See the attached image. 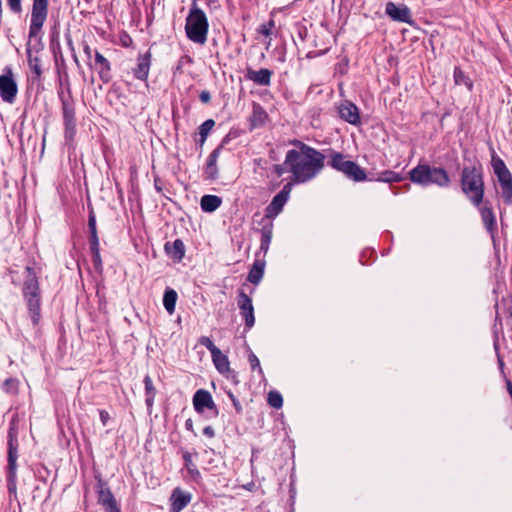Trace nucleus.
I'll list each match as a JSON object with an SVG mask.
<instances>
[{
  "label": "nucleus",
  "mask_w": 512,
  "mask_h": 512,
  "mask_svg": "<svg viewBox=\"0 0 512 512\" xmlns=\"http://www.w3.org/2000/svg\"><path fill=\"white\" fill-rule=\"evenodd\" d=\"M208 6L212 9V8H219L220 6L218 5L217 1L215 0H210L208 2Z\"/></svg>",
  "instance_id": "52"
},
{
  "label": "nucleus",
  "mask_w": 512,
  "mask_h": 512,
  "mask_svg": "<svg viewBox=\"0 0 512 512\" xmlns=\"http://www.w3.org/2000/svg\"><path fill=\"white\" fill-rule=\"evenodd\" d=\"M61 104L62 115L65 127V138L72 140L76 133L75 103L72 97L70 84H67L66 93L64 90L58 92Z\"/></svg>",
  "instance_id": "9"
},
{
  "label": "nucleus",
  "mask_w": 512,
  "mask_h": 512,
  "mask_svg": "<svg viewBox=\"0 0 512 512\" xmlns=\"http://www.w3.org/2000/svg\"><path fill=\"white\" fill-rule=\"evenodd\" d=\"M248 362H249L252 370H256L257 369L260 374H263L262 368L260 366L259 359H258V357L253 352H251L249 354Z\"/></svg>",
  "instance_id": "41"
},
{
  "label": "nucleus",
  "mask_w": 512,
  "mask_h": 512,
  "mask_svg": "<svg viewBox=\"0 0 512 512\" xmlns=\"http://www.w3.org/2000/svg\"><path fill=\"white\" fill-rule=\"evenodd\" d=\"M325 52H326V50H324V51H323V52H321V53H318V55L324 54ZM315 56H317V54H316V53H313V52H309V53L307 54V58H313V57H315Z\"/></svg>",
  "instance_id": "53"
},
{
  "label": "nucleus",
  "mask_w": 512,
  "mask_h": 512,
  "mask_svg": "<svg viewBox=\"0 0 512 512\" xmlns=\"http://www.w3.org/2000/svg\"><path fill=\"white\" fill-rule=\"evenodd\" d=\"M224 147V139L220 144L211 152L207 158V163L204 168L205 179L215 180L218 178L217 160L221 154L222 148Z\"/></svg>",
  "instance_id": "21"
},
{
  "label": "nucleus",
  "mask_w": 512,
  "mask_h": 512,
  "mask_svg": "<svg viewBox=\"0 0 512 512\" xmlns=\"http://www.w3.org/2000/svg\"><path fill=\"white\" fill-rule=\"evenodd\" d=\"M155 395H146V405L148 408L152 407Z\"/></svg>",
  "instance_id": "50"
},
{
  "label": "nucleus",
  "mask_w": 512,
  "mask_h": 512,
  "mask_svg": "<svg viewBox=\"0 0 512 512\" xmlns=\"http://www.w3.org/2000/svg\"><path fill=\"white\" fill-rule=\"evenodd\" d=\"M225 371H226V379H230L231 378L234 382H236L234 371L230 369L229 361H228L227 357H226V368H225Z\"/></svg>",
  "instance_id": "45"
},
{
  "label": "nucleus",
  "mask_w": 512,
  "mask_h": 512,
  "mask_svg": "<svg viewBox=\"0 0 512 512\" xmlns=\"http://www.w3.org/2000/svg\"><path fill=\"white\" fill-rule=\"evenodd\" d=\"M170 500V512H181L190 503L191 494L176 488L173 490Z\"/></svg>",
  "instance_id": "25"
},
{
  "label": "nucleus",
  "mask_w": 512,
  "mask_h": 512,
  "mask_svg": "<svg viewBox=\"0 0 512 512\" xmlns=\"http://www.w3.org/2000/svg\"><path fill=\"white\" fill-rule=\"evenodd\" d=\"M98 504L105 508L106 512H121L120 507L107 483L102 479L97 482Z\"/></svg>",
  "instance_id": "15"
},
{
  "label": "nucleus",
  "mask_w": 512,
  "mask_h": 512,
  "mask_svg": "<svg viewBox=\"0 0 512 512\" xmlns=\"http://www.w3.org/2000/svg\"><path fill=\"white\" fill-rule=\"evenodd\" d=\"M183 459L185 462V467L188 470L189 474L192 476L193 479H196L200 476V473L196 467V465L192 461V457L189 452H185L183 454Z\"/></svg>",
  "instance_id": "37"
},
{
  "label": "nucleus",
  "mask_w": 512,
  "mask_h": 512,
  "mask_svg": "<svg viewBox=\"0 0 512 512\" xmlns=\"http://www.w3.org/2000/svg\"><path fill=\"white\" fill-rule=\"evenodd\" d=\"M453 78L456 85H463L465 86L469 91H472L473 89V81L470 79V77L461 69V67L456 66L454 68L453 72Z\"/></svg>",
  "instance_id": "33"
},
{
  "label": "nucleus",
  "mask_w": 512,
  "mask_h": 512,
  "mask_svg": "<svg viewBox=\"0 0 512 512\" xmlns=\"http://www.w3.org/2000/svg\"><path fill=\"white\" fill-rule=\"evenodd\" d=\"M25 273L26 275L22 287L23 297L41 295L40 285L35 270L32 267L27 266Z\"/></svg>",
  "instance_id": "19"
},
{
  "label": "nucleus",
  "mask_w": 512,
  "mask_h": 512,
  "mask_svg": "<svg viewBox=\"0 0 512 512\" xmlns=\"http://www.w3.org/2000/svg\"><path fill=\"white\" fill-rule=\"evenodd\" d=\"M267 119L268 114L265 109L259 103H253V110L250 116L251 127H262Z\"/></svg>",
  "instance_id": "30"
},
{
  "label": "nucleus",
  "mask_w": 512,
  "mask_h": 512,
  "mask_svg": "<svg viewBox=\"0 0 512 512\" xmlns=\"http://www.w3.org/2000/svg\"><path fill=\"white\" fill-rule=\"evenodd\" d=\"M237 305L240 313L245 320V328L249 330L255 323L254 308L251 298L246 294L244 289H240L237 298Z\"/></svg>",
  "instance_id": "16"
},
{
  "label": "nucleus",
  "mask_w": 512,
  "mask_h": 512,
  "mask_svg": "<svg viewBox=\"0 0 512 512\" xmlns=\"http://www.w3.org/2000/svg\"><path fill=\"white\" fill-rule=\"evenodd\" d=\"M203 434L205 436H208V437H213L214 436V429L211 426H206L203 429Z\"/></svg>",
  "instance_id": "48"
},
{
  "label": "nucleus",
  "mask_w": 512,
  "mask_h": 512,
  "mask_svg": "<svg viewBox=\"0 0 512 512\" xmlns=\"http://www.w3.org/2000/svg\"><path fill=\"white\" fill-rule=\"evenodd\" d=\"M193 406L198 413L204 412L205 409L214 410L217 412L210 392L204 389H199L195 392L193 396Z\"/></svg>",
  "instance_id": "20"
},
{
  "label": "nucleus",
  "mask_w": 512,
  "mask_h": 512,
  "mask_svg": "<svg viewBox=\"0 0 512 512\" xmlns=\"http://www.w3.org/2000/svg\"><path fill=\"white\" fill-rule=\"evenodd\" d=\"M151 58L152 55L150 51L138 55L136 67L133 68V75L136 79L142 81L147 80L151 66Z\"/></svg>",
  "instance_id": "23"
},
{
  "label": "nucleus",
  "mask_w": 512,
  "mask_h": 512,
  "mask_svg": "<svg viewBox=\"0 0 512 512\" xmlns=\"http://www.w3.org/2000/svg\"><path fill=\"white\" fill-rule=\"evenodd\" d=\"M272 76L273 71L268 68L254 70L251 67H248L245 73V78L247 80L252 81L254 84L259 86H269L271 84Z\"/></svg>",
  "instance_id": "22"
},
{
  "label": "nucleus",
  "mask_w": 512,
  "mask_h": 512,
  "mask_svg": "<svg viewBox=\"0 0 512 512\" xmlns=\"http://www.w3.org/2000/svg\"><path fill=\"white\" fill-rule=\"evenodd\" d=\"M49 0H32L30 21L28 29V42L26 45L27 62L30 70L34 75V79L39 80L42 76L41 60L38 56L33 55L31 41L35 40L41 47L36 48V52L43 48L42 30L48 19Z\"/></svg>",
  "instance_id": "2"
},
{
  "label": "nucleus",
  "mask_w": 512,
  "mask_h": 512,
  "mask_svg": "<svg viewBox=\"0 0 512 512\" xmlns=\"http://www.w3.org/2000/svg\"><path fill=\"white\" fill-rule=\"evenodd\" d=\"M99 416H100V420H101L103 426H106L108 420L110 419L109 413L105 410H100Z\"/></svg>",
  "instance_id": "46"
},
{
  "label": "nucleus",
  "mask_w": 512,
  "mask_h": 512,
  "mask_svg": "<svg viewBox=\"0 0 512 512\" xmlns=\"http://www.w3.org/2000/svg\"><path fill=\"white\" fill-rule=\"evenodd\" d=\"M83 51L85 53V55L88 57V58H91L92 56V49L89 45H85L84 48H83Z\"/></svg>",
  "instance_id": "51"
},
{
  "label": "nucleus",
  "mask_w": 512,
  "mask_h": 512,
  "mask_svg": "<svg viewBox=\"0 0 512 512\" xmlns=\"http://www.w3.org/2000/svg\"><path fill=\"white\" fill-rule=\"evenodd\" d=\"M226 394L228 395V397L232 401L236 413L237 414H241L242 413V406L240 404V401L234 396V394L232 392L226 391Z\"/></svg>",
  "instance_id": "43"
},
{
  "label": "nucleus",
  "mask_w": 512,
  "mask_h": 512,
  "mask_svg": "<svg viewBox=\"0 0 512 512\" xmlns=\"http://www.w3.org/2000/svg\"><path fill=\"white\" fill-rule=\"evenodd\" d=\"M185 30L187 37L199 44H203L207 39L208 21L205 13L196 6V0L186 18Z\"/></svg>",
  "instance_id": "7"
},
{
  "label": "nucleus",
  "mask_w": 512,
  "mask_h": 512,
  "mask_svg": "<svg viewBox=\"0 0 512 512\" xmlns=\"http://www.w3.org/2000/svg\"><path fill=\"white\" fill-rule=\"evenodd\" d=\"M339 117L351 125H360V111L356 104L350 100H343L338 106Z\"/></svg>",
  "instance_id": "18"
},
{
  "label": "nucleus",
  "mask_w": 512,
  "mask_h": 512,
  "mask_svg": "<svg viewBox=\"0 0 512 512\" xmlns=\"http://www.w3.org/2000/svg\"><path fill=\"white\" fill-rule=\"evenodd\" d=\"M199 98H200L202 103H208L210 101V99H211L210 92L207 91V90H203L200 93Z\"/></svg>",
  "instance_id": "47"
},
{
  "label": "nucleus",
  "mask_w": 512,
  "mask_h": 512,
  "mask_svg": "<svg viewBox=\"0 0 512 512\" xmlns=\"http://www.w3.org/2000/svg\"><path fill=\"white\" fill-rule=\"evenodd\" d=\"M290 498L293 501L294 500V494H291Z\"/></svg>",
  "instance_id": "55"
},
{
  "label": "nucleus",
  "mask_w": 512,
  "mask_h": 512,
  "mask_svg": "<svg viewBox=\"0 0 512 512\" xmlns=\"http://www.w3.org/2000/svg\"><path fill=\"white\" fill-rule=\"evenodd\" d=\"M19 381L16 378H8L3 383V390L8 394L18 393Z\"/></svg>",
  "instance_id": "39"
},
{
  "label": "nucleus",
  "mask_w": 512,
  "mask_h": 512,
  "mask_svg": "<svg viewBox=\"0 0 512 512\" xmlns=\"http://www.w3.org/2000/svg\"><path fill=\"white\" fill-rule=\"evenodd\" d=\"M214 125H215V121L213 119H208L200 125L199 135H200V143L201 144H203L206 141L207 136L210 133V131L212 130V128L214 127Z\"/></svg>",
  "instance_id": "36"
},
{
  "label": "nucleus",
  "mask_w": 512,
  "mask_h": 512,
  "mask_svg": "<svg viewBox=\"0 0 512 512\" xmlns=\"http://www.w3.org/2000/svg\"><path fill=\"white\" fill-rule=\"evenodd\" d=\"M385 13L393 21L406 23L412 27L416 25L410 9L405 4L396 5L394 2H388L385 5Z\"/></svg>",
  "instance_id": "13"
},
{
  "label": "nucleus",
  "mask_w": 512,
  "mask_h": 512,
  "mask_svg": "<svg viewBox=\"0 0 512 512\" xmlns=\"http://www.w3.org/2000/svg\"><path fill=\"white\" fill-rule=\"evenodd\" d=\"M18 458V439L17 432L14 428L8 431V465H7V480L8 489L10 492L15 491L16 469Z\"/></svg>",
  "instance_id": "10"
},
{
  "label": "nucleus",
  "mask_w": 512,
  "mask_h": 512,
  "mask_svg": "<svg viewBox=\"0 0 512 512\" xmlns=\"http://www.w3.org/2000/svg\"><path fill=\"white\" fill-rule=\"evenodd\" d=\"M89 247L92 254V262L95 270H102V259L100 255L99 238L96 226V215L93 209L88 216Z\"/></svg>",
  "instance_id": "11"
},
{
  "label": "nucleus",
  "mask_w": 512,
  "mask_h": 512,
  "mask_svg": "<svg viewBox=\"0 0 512 512\" xmlns=\"http://www.w3.org/2000/svg\"><path fill=\"white\" fill-rule=\"evenodd\" d=\"M18 93V85L14 78L12 68L7 66L0 75V97L9 104L14 103Z\"/></svg>",
  "instance_id": "12"
},
{
  "label": "nucleus",
  "mask_w": 512,
  "mask_h": 512,
  "mask_svg": "<svg viewBox=\"0 0 512 512\" xmlns=\"http://www.w3.org/2000/svg\"><path fill=\"white\" fill-rule=\"evenodd\" d=\"M491 153V166L494 174L496 175L500 189L501 197L506 205H512V174L507 168L503 159H501L495 152L494 148L490 146Z\"/></svg>",
  "instance_id": "8"
},
{
  "label": "nucleus",
  "mask_w": 512,
  "mask_h": 512,
  "mask_svg": "<svg viewBox=\"0 0 512 512\" xmlns=\"http://www.w3.org/2000/svg\"><path fill=\"white\" fill-rule=\"evenodd\" d=\"M495 308H496V316H495V322L493 325V348H494V351H495V354L497 357V363H498L499 370H500L501 374L506 378L505 371H504L505 363H504L503 357L500 353V343H499V336H500V334H503L502 319H501V316L499 313V303H496Z\"/></svg>",
  "instance_id": "17"
},
{
  "label": "nucleus",
  "mask_w": 512,
  "mask_h": 512,
  "mask_svg": "<svg viewBox=\"0 0 512 512\" xmlns=\"http://www.w3.org/2000/svg\"><path fill=\"white\" fill-rule=\"evenodd\" d=\"M221 204H222V198L219 196H216V195L207 194V195L202 196V198L200 200L201 209L204 212H208V213H211V212H214L215 210H217L221 206Z\"/></svg>",
  "instance_id": "32"
},
{
  "label": "nucleus",
  "mask_w": 512,
  "mask_h": 512,
  "mask_svg": "<svg viewBox=\"0 0 512 512\" xmlns=\"http://www.w3.org/2000/svg\"><path fill=\"white\" fill-rule=\"evenodd\" d=\"M177 292L174 289L167 288L163 295V306L169 314H172L175 311V306L177 302Z\"/></svg>",
  "instance_id": "34"
},
{
  "label": "nucleus",
  "mask_w": 512,
  "mask_h": 512,
  "mask_svg": "<svg viewBox=\"0 0 512 512\" xmlns=\"http://www.w3.org/2000/svg\"><path fill=\"white\" fill-rule=\"evenodd\" d=\"M327 165L354 182H363L368 179L365 169L355 161L349 160L348 156L341 152L330 149Z\"/></svg>",
  "instance_id": "6"
},
{
  "label": "nucleus",
  "mask_w": 512,
  "mask_h": 512,
  "mask_svg": "<svg viewBox=\"0 0 512 512\" xmlns=\"http://www.w3.org/2000/svg\"><path fill=\"white\" fill-rule=\"evenodd\" d=\"M409 179L418 185L427 187L436 185L441 188L449 187L451 179L448 172L442 167L419 163L409 172Z\"/></svg>",
  "instance_id": "5"
},
{
  "label": "nucleus",
  "mask_w": 512,
  "mask_h": 512,
  "mask_svg": "<svg viewBox=\"0 0 512 512\" xmlns=\"http://www.w3.org/2000/svg\"><path fill=\"white\" fill-rule=\"evenodd\" d=\"M95 68L99 74L100 79L104 83L110 82L111 76V64L107 58H105L99 51H95Z\"/></svg>",
  "instance_id": "26"
},
{
  "label": "nucleus",
  "mask_w": 512,
  "mask_h": 512,
  "mask_svg": "<svg viewBox=\"0 0 512 512\" xmlns=\"http://www.w3.org/2000/svg\"><path fill=\"white\" fill-rule=\"evenodd\" d=\"M267 403L275 409H280L283 406V397L278 391L272 390L268 393Z\"/></svg>",
  "instance_id": "35"
},
{
  "label": "nucleus",
  "mask_w": 512,
  "mask_h": 512,
  "mask_svg": "<svg viewBox=\"0 0 512 512\" xmlns=\"http://www.w3.org/2000/svg\"><path fill=\"white\" fill-rule=\"evenodd\" d=\"M185 429H186V430H188V431H190V432H194V427H193V421H192V419H190V418H189V419H187V420L185 421Z\"/></svg>",
  "instance_id": "49"
},
{
  "label": "nucleus",
  "mask_w": 512,
  "mask_h": 512,
  "mask_svg": "<svg viewBox=\"0 0 512 512\" xmlns=\"http://www.w3.org/2000/svg\"><path fill=\"white\" fill-rule=\"evenodd\" d=\"M167 254L176 261H181L185 255V246L181 239H176L172 243L165 244Z\"/></svg>",
  "instance_id": "29"
},
{
  "label": "nucleus",
  "mask_w": 512,
  "mask_h": 512,
  "mask_svg": "<svg viewBox=\"0 0 512 512\" xmlns=\"http://www.w3.org/2000/svg\"><path fill=\"white\" fill-rule=\"evenodd\" d=\"M475 207L478 209L486 231L489 233L491 238L494 239L497 232V221L493 211L492 203L489 200L483 198V203Z\"/></svg>",
  "instance_id": "14"
},
{
  "label": "nucleus",
  "mask_w": 512,
  "mask_h": 512,
  "mask_svg": "<svg viewBox=\"0 0 512 512\" xmlns=\"http://www.w3.org/2000/svg\"><path fill=\"white\" fill-rule=\"evenodd\" d=\"M291 143L297 149L288 150L284 163L273 165V172L281 177L289 171L293 175V182L306 183L323 170L326 156L321 151L300 140H293Z\"/></svg>",
  "instance_id": "1"
},
{
  "label": "nucleus",
  "mask_w": 512,
  "mask_h": 512,
  "mask_svg": "<svg viewBox=\"0 0 512 512\" xmlns=\"http://www.w3.org/2000/svg\"><path fill=\"white\" fill-rule=\"evenodd\" d=\"M24 0H6L8 10L14 15H21L23 12Z\"/></svg>",
  "instance_id": "38"
},
{
  "label": "nucleus",
  "mask_w": 512,
  "mask_h": 512,
  "mask_svg": "<svg viewBox=\"0 0 512 512\" xmlns=\"http://www.w3.org/2000/svg\"><path fill=\"white\" fill-rule=\"evenodd\" d=\"M405 178L402 174L392 171V170H384L377 174L376 177L373 175L371 177L368 176V181H378L384 183H399L403 181Z\"/></svg>",
  "instance_id": "31"
},
{
  "label": "nucleus",
  "mask_w": 512,
  "mask_h": 512,
  "mask_svg": "<svg viewBox=\"0 0 512 512\" xmlns=\"http://www.w3.org/2000/svg\"><path fill=\"white\" fill-rule=\"evenodd\" d=\"M144 385H145V392H146V395H155L156 394V390L153 386V382H152V379L149 375H146L145 378H144Z\"/></svg>",
  "instance_id": "42"
},
{
  "label": "nucleus",
  "mask_w": 512,
  "mask_h": 512,
  "mask_svg": "<svg viewBox=\"0 0 512 512\" xmlns=\"http://www.w3.org/2000/svg\"><path fill=\"white\" fill-rule=\"evenodd\" d=\"M199 343L205 346L212 354L213 362L220 373H224V354L215 346L213 341L206 336L199 339Z\"/></svg>",
  "instance_id": "24"
},
{
  "label": "nucleus",
  "mask_w": 512,
  "mask_h": 512,
  "mask_svg": "<svg viewBox=\"0 0 512 512\" xmlns=\"http://www.w3.org/2000/svg\"><path fill=\"white\" fill-rule=\"evenodd\" d=\"M33 325H38L41 318V295L24 297Z\"/></svg>",
  "instance_id": "28"
},
{
  "label": "nucleus",
  "mask_w": 512,
  "mask_h": 512,
  "mask_svg": "<svg viewBox=\"0 0 512 512\" xmlns=\"http://www.w3.org/2000/svg\"><path fill=\"white\" fill-rule=\"evenodd\" d=\"M459 184L461 192L473 206L483 203L486 186L484 169L480 161L476 160L472 165L463 166Z\"/></svg>",
  "instance_id": "4"
},
{
  "label": "nucleus",
  "mask_w": 512,
  "mask_h": 512,
  "mask_svg": "<svg viewBox=\"0 0 512 512\" xmlns=\"http://www.w3.org/2000/svg\"><path fill=\"white\" fill-rule=\"evenodd\" d=\"M275 27V21L270 19L268 22L260 25L258 32L265 37H269L272 34V29Z\"/></svg>",
  "instance_id": "40"
},
{
  "label": "nucleus",
  "mask_w": 512,
  "mask_h": 512,
  "mask_svg": "<svg viewBox=\"0 0 512 512\" xmlns=\"http://www.w3.org/2000/svg\"><path fill=\"white\" fill-rule=\"evenodd\" d=\"M291 190L292 183H286L282 190L273 197L270 204L265 208V214L261 216L260 213H255L253 216L254 221H257L261 226L259 229L261 234L260 251L263 252L264 256L268 252L272 240L274 229L273 220L282 212L285 204L289 200Z\"/></svg>",
  "instance_id": "3"
},
{
  "label": "nucleus",
  "mask_w": 512,
  "mask_h": 512,
  "mask_svg": "<svg viewBox=\"0 0 512 512\" xmlns=\"http://www.w3.org/2000/svg\"><path fill=\"white\" fill-rule=\"evenodd\" d=\"M297 35L301 41H305L308 36V29L302 24H297Z\"/></svg>",
  "instance_id": "44"
},
{
  "label": "nucleus",
  "mask_w": 512,
  "mask_h": 512,
  "mask_svg": "<svg viewBox=\"0 0 512 512\" xmlns=\"http://www.w3.org/2000/svg\"><path fill=\"white\" fill-rule=\"evenodd\" d=\"M262 253L260 250L256 253V260L254 261L248 276L247 281L257 285L263 278L266 262L264 259L259 258V254Z\"/></svg>",
  "instance_id": "27"
},
{
  "label": "nucleus",
  "mask_w": 512,
  "mask_h": 512,
  "mask_svg": "<svg viewBox=\"0 0 512 512\" xmlns=\"http://www.w3.org/2000/svg\"><path fill=\"white\" fill-rule=\"evenodd\" d=\"M226 142L229 140V134L225 136Z\"/></svg>",
  "instance_id": "54"
}]
</instances>
